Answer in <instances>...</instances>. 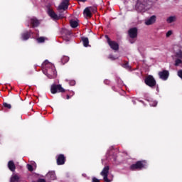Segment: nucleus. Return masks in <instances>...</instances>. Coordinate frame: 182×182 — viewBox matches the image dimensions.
I'll return each instance as SVG.
<instances>
[{"label": "nucleus", "instance_id": "1", "mask_svg": "<svg viewBox=\"0 0 182 182\" xmlns=\"http://www.w3.org/2000/svg\"><path fill=\"white\" fill-rule=\"evenodd\" d=\"M42 66L46 69V75L49 79H55L56 77V68H55V65L49 62V60H46L42 63Z\"/></svg>", "mask_w": 182, "mask_h": 182}, {"label": "nucleus", "instance_id": "2", "mask_svg": "<svg viewBox=\"0 0 182 182\" xmlns=\"http://www.w3.org/2000/svg\"><path fill=\"white\" fill-rule=\"evenodd\" d=\"M156 0H138V11L144 12L150 9L153 5V2Z\"/></svg>", "mask_w": 182, "mask_h": 182}, {"label": "nucleus", "instance_id": "3", "mask_svg": "<svg viewBox=\"0 0 182 182\" xmlns=\"http://www.w3.org/2000/svg\"><path fill=\"white\" fill-rule=\"evenodd\" d=\"M65 92H66V90H65L60 84H54L50 87V92L52 95H56V93H65Z\"/></svg>", "mask_w": 182, "mask_h": 182}, {"label": "nucleus", "instance_id": "4", "mask_svg": "<svg viewBox=\"0 0 182 182\" xmlns=\"http://www.w3.org/2000/svg\"><path fill=\"white\" fill-rule=\"evenodd\" d=\"M144 83L146 86L151 87V89L156 87V85H157V82H156V79H154L153 75H147L145 77Z\"/></svg>", "mask_w": 182, "mask_h": 182}, {"label": "nucleus", "instance_id": "5", "mask_svg": "<svg viewBox=\"0 0 182 182\" xmlns=\"http://www.w3.org/2000/svg\"><path fill=\"white\" fill-rule=\"evenodd\" d=\"M109 170H110V168L109 166H106L103 168L102 171L100 173V176L103 177V180L105 182H112V180L109 179Z\"/></svg>", "mask_w": 182, "mask_h": 182}, {"label": "nucleus", "instance_id": "6", "mask_svg": "<svg viewBox=\"0 0 182 182\" xmlns=\"http://www.w3.org/2000/svg\"><path fill=\"white\" fill-rule=\"evenodd\" d=\"M105 38L107 39L109 46L112 49V50H119V43H117V42L110 40V38H109V36L107 35H105Z\"/></svg>", "mask_w": 182, "mask_h": 182}, {"label": "nucleus", "instance_id": "7", "mask_svg": "<svg viewBox=\"0 0 182 182\" xmlns=\"http://www.w3.org/2000/svg\"><path fill=\"white\" fill-rule=\"evenodd\" d=\"M61 35L63 41H65V42H69L70 41V35H72V31L66 28H63L61 30Z\"/></svg>", "mask_w": 182, "mask_h": 182}, {"label": "nucleus", "instance_id": "8", "mask_svg": "<svg viewBox=\"0 0 182 182\" xmlns=\"http://www.w3.org/2000/svg\"><path fill=\"white\" fill-rule=\"evenodd\" d=\"M47 12L49 16L52 19H53L54 21H59L60 19L59 16H58V14H56V13H55V11H53V9H52L49 6H47Z\"/></svg>", "mask_w": 182, "mask_h": 182}, {"label": "nucleus", "instance_id": "9", "mask_svg": "<svg viewBox=\"0 0 182 182\" xmlns=\"http://www.w3.org/2000/svg\"><path fill=\"white\" fill-rule=\"evenodd\" d=\"M66 162V157L64 154H60L57 156L56 164L58 166H63Z\"/></svg>", "mask_w": 182, "mask_h": 182}, {"label": "nucleus", "instance_id": "10", "mask_svg": "<svg viewBox=\"0 0 182 182\" xmlns=\"http://www.w3.org/2000/svg\"><path fill=\"white\" fill-rule=\"evenodd\" d=\"M159 76L162 80H167L168 79V76H170V73L168 70H164L159 73Z\"/></svg>", "mask_w": 182, "mask_h": 182}, {"label": "nucleus", "instance_id": "11", "mask_svg": "<svg viewBox=\"0 0 182 182\" xmlns=\"http://www.w3.org/2000/svg\"><path fill=\"white\" fill-rule=\"evenodd\" d=\"M69 1L70 0H63L58 6V9L60 11H66L68 8H69Z\"/></svg>", "mask_w": 182, "mask_h": 182}, {"label": "nucleus", "instance_id": "12", "mask_svg": "<svg viewBox=\"0 0 182 182\" xmlns=\"http://www.w3.org/2000/svg\"><path fill=\"white\" fill-rule=\"evenodd\" d=\"M128 34H129V38H132V39H134V38H136V36H137V27L130 28L128 31Z\"/></svg>", "mask_w": 182, "mask_h": 182}, {"label": "nucleus", "instance_id": "13", "mask_svg": "<svg viewBox=\"0 0 182 182\" xmlns=\"http://www.w3.org/2000/svg\"><path fill=\"white\" fill-rule=\"evenodd\" d=\"M143 168H147V161L146 160L137 161V169L141 170Z\"/></svg>", "mask_w": 182, "mask_h": 182}, {"label": "nucleus", "instance_id": "14", "mask_svg": "<svg viewBox=\"0 0 182 182\" xmlns=\"http://www.w3.org/2000/svg\"><path fill=\"white\" fill-rule=\"evenodd\" d=\"M31 28H38L41 23L38 18L33 17L30 19Z\"/></svg>", "mask_w": 182, "mask_h": 182}, {"label": "nucleus", "instance_id": "15", "mask_svg": "<svg viewBox=\"0 0 182 182\" xmlns=\"http://www.w3.org/2000/svg\"><path fill=\"white\" fill-rule=\"evenodd\" d=\"M156 16H151L149 18H147L145 21V25L150 26L153 25L156 22Z\"/></svg>", "mask_w": 182, "mask_h": 182}, {"label": "nucleus", "instance_id": "16", "mask_svg": "<svg viewBox=\"0 0 182 182\" xmlns=\"http://www.w3.org/2000/svg\"><path fill=\"white\" fill-rule=\"evenodd\" d=\"M31 38V31H26L21 34V39L23 41H28Z\"/></svg>", "mask_w": 182, "mask_h": 182}, {"label": "nucleus", "instance_id": "17", "mask_svg": "<svg viewBox=\"0 0 182 182\" xmlns=\"http://www.w3.org/2000/svg\"><path fill=\"white\" fill-rule=\"evenodd\" d=\"M8 167L11 171H15L16 170V166L14 161H9L8 163Z\"/></svg>", "mask_w": 182, "mask_h": 182}, {"label": "nucleus", "instance_id": "18", "mask_svg": "<svg viewBox=\"0 0 182 182\" xmlns=\"http://www.w3.org/2000/svg\"><path fill=\"white\" fill-rule=\"evenodd\" d=\"M84 15H86L87 18H92V12L90 11V9L89 7H86L85 9Z\"/></svg>", "mask_w": 182, "mask_h": 182}, {"label": "nucleus", "instance_id": "19", "mask_svg": "<svg viewBox=\"0 0 182 182\" xmlns=\"http://www.w3.org/2000/svg\"><path fill=\"white\" fill-rule=\"evenodd\" d=\"M82 41L84 46L87 48L89 46V38L87 37H82Z\"/></svg>", "mask_w": 182, "mask_h": 182}, {"label": "nucleus", "instance_id": "20", "mask_svg": "<svg viewBox=\"0 0 182 182\" xmlns=\"http://www.w3.org/2000/svg\"><path fill=\"white\" fill-rule=\"evenodd\" d=\"M70 25L71 26V28H77V26H79V23L76 21H73V20H71L70 21Z\"/></svg>", "mask_w": 182, "mask_h": 182}, {"label": "nucleus", "instance_id": "21", "mask_svg": "<svg viewBox=\"0 0 182 182\" xmlns=\"http://www.w3.org/2000/svg\"><path fill=\"white\" fill-rule=\"evenodd\" d=\"M176 21V16H169L167 19H166V22L168 23H173V22H174Z\"/></svg>", "mask_w": 182, "mask_h": 182}, {"label": "nucleus", "instance_id": "22", "mask_svg": "<svg viewBox=\"0 0 182 182\" xmlns=\"http://www.w3.org/2000/svg\"><path fill=\"white\" fill-rule=\"evenodd\" d=\"M69 62V57L68 56H63L61 58V63L63 65H65V63H68Z\"/></svg>", "mask_w": 182, "mask_h": 182}, {"label": "nucleus", "instance_id": "23", "mask_svg": "<svg viewBox=\"0 0 182 182\" xmlns=\"http://www.w3.org/2000/svg\"><path fill=\"white\" fill-rule=\"evenodd\" d=\"M11 182H19V176L18 175H14L11 178Z\"/></svg>", "mask_w": 182, "mask_h": 182}, {"label": "nucleus", "instance_id": "24", "mask_svg": "<svg viewBox=\"0 0 182 182\" xmlns=\"http://www.w3.org/2000/svg\"><path fill=\"white\" fill-rule=\"evenodd\" d=\"M46 39H48V38H46L45 37H39L37 38V42L38 43H43V42H45V41H46Z\"/></svg>", "mask_w": 182, "mask_h": 182}, {"label": "nucleus", "instance_id": "25", "mask_svg": "<svg viewBox=\"0 0 182 182\" xmlns=\"http://www.w3.org/2000/svg\"><path fill=\"white\" fill-rule=\"evenodd\" d=\"M136 168H137V162L135 163L134 164L131 165L130 166V170H132V171H136Z\"/></svg>", "mask_w": 182, "mask_h": 182}, {"label": "nucleus", "instance_id": "26", "mask_svg": "<svg viewBox=\"0 0 182 182\" xmlns=\"http://www.w3.org/2000/svg\"><path fill=\"white\" fill-rule=\"evenodd\" d=\"M4 107H6V109H12V105L11 104H8L6 102L3 103Z\"/></svg>", "mask_w": 182, "mask_h": 182}, {"label": "nucleus", "instance_id": "27", "mask_svg": "<svg viewBox=\"0 0 182 182\" xmlns=\"http://www.w3.org/2000/svg\"><path fill=\"white\" fill-rule=\"evenodd\" d=\"M180 65H182V60L178 58L175 60V66H180Z\"/></svg>", "mask_w": 182, "mask_h": 182}, {"label": "nucleus", "instance_id": "28", "mask_svg": "<svg viewBox=\"0 0 182 182\" xmlns=\"http://www.w3.org/2000/svg\"><path fill=\"white\" fill-rule=\"evenodd\" d=\"M157 101H151L149 102L150 106H152L153 107H156L157 106Z\"/></svg>", "mask_w": 182, "mask_h": 182}, {"label": "nucleus", "instance_id": "29", "mask_svg": "<svg viewBox=\"0 0 182 182\" xmlns=\"http://www.w3.org/2000/svg\"><path fill=\"white\" fill-rule=\"evenodd\" d=\"M27 168H28V171H33V166H32V165H31V164L27 165Z\"/></svg>", "mask_w": 182, "mask_h": 182}, {"label": "nucleus", "instance_id": "30", "mask_svg": "<svg viewBox=\"0 0 182 182\" xmlns=\"http://www.w3.org/2000/svg\"><path fill=\"white\" fill-rule=\"evenodd\" d=\"M122 66L125 68V69H130V66L129 65V63H125L122 65Z\"/></svg>", "mask_w": 182, "mask_h": 182}, {"label": "nucleus", "instance_id": "31", "mask_svg": "<svg viewBox=\"0 0 182 182\" xmlns=\"http://www.w3.org/2000/svg\"><path fill=\"white\" fill-rule=\"evenodd\" d=\"M171 35H173V31H168L166 33V38H169V36H171Z\"/></svg>", "mask_w": 182, "mask_h": 182}, {"label": "nucleus", "instance_id": "32", "mask_svg": "<svg viewBox=\"0 0 182 182\" xmlns=\"http://www.w3.org/2000/svg\"><path fill=\"white\" fill-rule=\"evenodd\" d=\"M109 59H111V60H116V58H114V55H112V54H110L109 55Z\"/></svg>", "mask_w": 182, "mask_h": 182}, {"label": "nucleus", "instance_id": "33", "mask_svg": "<svg viewBox=\"0 0 182 182\" xmlns=\"http://www.w3.org/2000/svg\"><path fill=\"white\" fill-rule=\"evenodd\" d=\"M89 8H90V11H92V12H96V11H97L96 7L90 6Z\"/></svg>", "mask_w": 182, "mask_h": 182}, {"label": "nucleus", "instance_id": "34", "mask_svg": "<svg viewBox=\"0 0 182 182\" xmlns=\"http://www.w3.org/2000/svg\"><path fill=\"white\" fill-rule=\"evenodd\" d=\"M92 182H100V181L96 177H92Z\"/></svg>", "mask_w": 182, "mask_h": 182}, {"label": "nucleus", "instance_id": "35", "mask_svg": "<svg viewBox=\"0 0 182 182\" xmlns=\"http://www.w3.org/2000/svg\"><path fill=\"white\" fill-rule=\"evenodd\" d=\"M70 86H75V85H76V81L75 80L70 81Z\"/></svg>", "mask_w": 182, "mask_h": 182}, {"label": "nucleus", "instance_id": "36", "mask_svg": "<svg viewBox=\"0 0 182 182\" xmlns=\"http://www.w3.org/2000/svg\"><path fill=\"white\" fill-rule=\"evenodd\" d=\"M68 95L72 97L73 96H75V92L73 91H70Z\"/></svg>", "mask_w": 182, "mask_h": 182}, {"label": "nucleus", "instance_id": "37", "mask_svg": "<svg viewBox=\"0 0 182 182\" xmlns=\"http://www.w3.org/2000/svg\"><path fill=\"white\" fill-rule=\"evenodd\" d=\"M177 56H178V58H182V51H181V50L179 51V52L177 53Z\"/></svg>", "mask_w": 182, "mask_h": 182}, {"label": "nucleus", "instance_id": "38", "mask_svg": "<svg viewBox=\"0 0 182 182\" xmlns=\"http://www.w3.org/2000/svg\"><path fill=\"white\" fill-rule=\"evenodd\" d=\"M70 97H70L69 94H67V95H66L67 100H69V99H70Z\"/></svg>", "mask_w": 182, "mask_h": 182}, {"label": "nucleus", "instance_id": "39", "mask_svg": "<svg viewBox=\"0 0 182 182\" xmlns=\"http://www.w3.org/2000/svg\"><path fill=\"white\" fill-rule=\"evenodd\" d=\"M132 102L133 105H136V99L133 98L132 100Z\"/></svg>", "mask_w": 182, "mask_h": 182}, {"label": "nucleus", "instance_id": "40", "mask_svg": "<svg viewBox=\"0 0 182 182\" xmlns=\"http://www.w3.org/2000/svg\"><path fill=\"white\" fill-rule=\"evenodd\" d=\"M136 6H137V4L135 5V8H136Z\"/></svg>", "mask_w": 182, "mask_h": 182}]
</instances>
